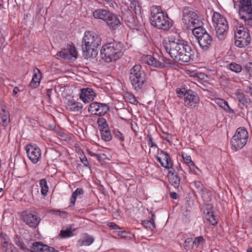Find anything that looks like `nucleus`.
Instances as JSON below:
<instances>
[{"label": "nucleus", "mask_w": 252, "mask_h": 252, "mask_svg": "<svg viewBox=\"0 0 252 252\" xmlns=\"http://www.w3.org/2000/svg\"><path fill=\"white\" fill-rule=\"evenodd\" d=\"M164 49L176 62L188 63L194 59V51L188 42L180 36L171 35L162 42Z\"/></svg>", "instance_id": "nucleus-1"}, {"label": "nucleus", "mask_w": 252, "mask_h": 252, "mask_svg": "<svg viewBox=\"0 0 252 252\" xmlns=\"http://www.w3.org/2000/svg\"><path fill=\"white\" fill-rule=\"evenodd\" d=\"M101 44L100 37L95 32L86 31L82 44L83 56L85 59L95 58L98 54L97 48Z\"/></svg>", "instance_id": "nucleus-2"}, {"label": "nucleus", "mask_w": 252, "mask_h": 252, "mask_svg": "<svg viewBox=\"0 0 252 252\" xmlns=\"http://www.w3.org/2000/svg\"><path fill=\"white\" fill-rule=\"evenodd\" d=\"M151 23L154 27L164 31H167L172 26L171 20L167 14L163 13L161 7L153 5L150 8Z\"/></svg>", "instance_id": "nucleus-3"}, {"label": "nucleus", "mask_w": 252, "mask_h": 252, "mask_svg": "<svg viewBox=\"0 0 252 252\" xmlns=\"http://www.w3.org/2000/svg\"><path fill=\"white\" fill-rule=\"evenodd\" d=\"M124 51V45L121 42L107 43L103 45L100 50L101 58L107 63L115 61L123 56Z\"/></svg>", "instance_id": "nucleus-4"}, {"label": "nucleus", "mask_w": 252, "mask_h": 252, "mask_svg": "<svg viewBox=\"0 0 252 252\" xmlns=\"http://www.w3.org/2000/svg\"><path fill=\"white\" fill-rule=\"evenodd\" d=\"M128 78L132 87L137 91L141 90L147 82V75L140 64H135L128 70Z\"/></svg>", "instance_id": "nucleus-5"}, {"label": "nucleus", "mask_w": 252, "mask_h": 252, "mask_svg": "<svg viewBox=\"0 0 252 252\" xmlns=\"http://www.w3.org/2000/svg\"><path fill=\"white\" fill-rule=\"evenodd\" d=\"M235 38V44L236 46L243 48L248 46L251 42V37L248 28L237 21H234L233 25Z\"/></svg>", "instance_id": "nucleus-6"}, {"label": "nucleus", "mask_w": 252, "mask_h": 252, "mask_svg": "<svg viewBox=\"0 0 252 252\" xmlns=\"http://www.w3.org/2000/svg\"><path fill=\"white\" fill-rule=\"evenodd\" d=\"M212 22L217 37L220 40L224 39L229 29L228 23L226 18L220 13L214 12L212 16Z\"/></svg>", "instance_id": "nucleus-7"}, {"label": "nucleus", "mask_w": 252, "mask_h": 252, "mask_svg": "<svg viewBox=\"0 0 252 252\" xmlns=\"http://www.w3.org/2000/svg\"><path fill=\"white\" fill-rule=\"evenodd\" d=\"M183 13V23L187 30L192 31L195 28H199L202 26L203 23L202 20L199 18L197 13L189 8H184Z\"/></svg>", "instance_id": "nucleus-8"}, {"label": "nucleus", "mask_w": 252, "mask_h": 252, "mask_svg": "<svg viewBox=\"0 0 252 252\" xmlns=\"http://www.w3.org/2000/svg\"><path fill=\"white\" fill-rule=\"evenodd\" d=\"M192 34L195 37L200 48L203 51L209 50L212 45L213 38L206 30L202 27L195 28Z\"/></svg>", "instance_id": "nucleus-9"}, {"label": "nucleus", "mask_w": 252, "mask_h": 252, "mask_svg": "<svg viewBox=\"0 0 252 252\" xmlns=\"http://www.w3.org/2000/svg\"><path fill=\"white\" fill-rule=\"evenodd\" d=\"M248 138V132L246 128H238L230 141L232 149L235 151L242 149L246 144Z\"/></svg>", "instance_id": "nucleus-10"}, {"label": "nucleus", "mask_w": 252, "mask_h": 252, "mask_svg": "<svg viewBox=\"0 0 252 252\" xmlns=\"http://www.w3.org/2000/svg\"><path fill=\"white\" fill-rule=\"evenodd\" d=\"M239 2V15L240 19L249 26H252V0H238Z\"/></svg>", "instance_id": "nucleus-11"}, {"label": "nucleus", "mask_w": 252, "mask_h": 252, "mask_svg": "<svg viewBox=\"0 0 252 252\" xmlns=\"http://www.w3.org/2000/svg\"><path fill=\"white\" fill-rule=\"evenodd\" d=\"M21 217L23 221L28 226L35 228L41 221L40 218L37 214L33 211L26 210L21 213Z\"/></svg>", "instance_id": "nucleus-12"}, {"label": "nucleus", "mask_w": 252, "mask_h": 252, "mask_svg": "<svg viewBox=\"0 0 252 252\" xmlns=\"http://www.w3.org/2000/svg\"><path fill=\"white\" fill-rule=\"evenodd\" d=\"M26 151L29 159L33 163H37L41 158V151L35 144H30L26 146Z\"/></svg>", "instance_id": "nucleus-13"}, {"label": "nucleus", "mask_w": 252, "mask_h": 252, "mask_svg": "<svg viewBox=\"0 0 252 252\" xmlns=\"http://www.w3.org/2000/svg\"><path fill=\"white\" fill-rule=\"evenodd\" d=\"M109 110V106L103 103L93 102L88 108V111L91 115L102 116L105 114Z\"/></svg>", "instance_id": "nucleus-14"}, {"label": "nucleus", "mask_w": 252, "mask_h": 252, "mask_svg": "<svg viewBox=\"0 0 252 252\" xmlns=\"http://www.w3.org/2000/svg\"><path fill=\"white\" fill-rule=\"evenodd\" d=\"M122 18L112 12L109 15L105 23L111 30H116L122 25Z\"/></svg>", "instance_id": "nucleus-15"}, {"label": "nucleus", "mask_w": 252, "mask_h": 252, "mask_svg": "<svg viewBox=\"0 0 252 252\" xmlns=\"http://www.w3.org/2000/svg\"><path fill=\"white\" fill-rule=\"evenodd\" d=\"M234 97L238 101V106L242 109L247 108L251 104V99L248 95L244 94L241 90H237L234 93Z\"/></svg>", "instance_id": "nucleus-16"}, {"label": "nucleus", "mask_w": 252, "mask_h": 252, "mask_svg": "<svg viewBox=\"0 0 252 252\" xmlns=\"http://www.w3.org/2000/svg\"><path fill=\"white\" fill-rule=\"evenodd\" d=\"M185 105L187 106L194 107L198 105L199 98L195 92L189 90L186 96L184 99Z\"/></svg>", "instance_id": "nucleus-17"}, {"label": "nucleus", "mask_w": 252, "mask_h": 252, "mask_svg": "<svg viewBox=\"0 0 252 252\" xmlns=\"http://www.w3.org/2000/svg\"><path fill=\"white\" fill-rule=\"evenodd\" d=\"M96 94L92 88H84L80 90L79 94L80 98L85 103H89L93 101Z\"/></svg>", "instance_id": "nucleus-18"}, {"label": "nucleus", "mask_w": 252, "mask_h": 252, "mask_svg": "<svg viewBox=\"0 0 252 252\" xmlns=\"http://www.w3.org/2000/svg\"><path fill=\"white\" fill-rule=\"evenodd\" d=\"M10 122L9 112L5 109V107L0 104V126L6 127Z\"/></svg>", "instance_id": "nucleus-19"}, {"label": "nucleus", "mask_w": 252, "mask_h": 252, "mask_svg": "<svg viewBox=\"0 0 252 252\" xmlns=\"http://www.w3.org/2000/svg\"><path fill=\"white\" fill-rule=\"evenodd\" d=\"M65 106L67 110L74 112L81 111L83 107L81 103L76 101L73 98L68 99Z\"/></svg>", "instance_id": "nucleus-20"}, {"label": "nucleus", "mask_w": 252, "mask_h": 252, "mask_svg": "<svg viewBox=\"0 0 252 252\" xmlns=\"http://www.w3.org/2000/svg\"><path fill=\"white\" fill-rule=\"evenodd\" d=\"M110 12L108 10L99 8L94 11L93 15L95 19H100L105 22Z\"/></svg>", "instance_id": "nucleus-21"}, {"label": "nucleus", "mask_w": 252, "mask_h": 252, "mask_svg": "<svg viewBox=\"0 0 252 252\" xmlns=\"http://www.w3.org/2000/svg\"><path fill=\"white\" fill-rule=\"evenodd\" d=\"M33 73L32 78L30 86L33 88H36L39 85L42 75L40 70L37 68H35L33 69Z\"/></svg>", "instance_id": "nucleus-22"}, {"label": "nucleus", "mask_w": 252, "mask_h": 252, "mask_svg": "<svg viewBox=\"0 0 252 252\" xmlns=\"http://www.w3.org/2000/svg\"><path fill=\"white\" fill-rule=\"evenodd\" d=\"M145 61L148 64L154 67L163 68L165 66L164 63L158 61L151 55H147L145 57Z\"/></svg>", "instance_id": "nucleus-23"}, {"label": "nucleus", "mask_w": 252, "mask_h": 252, "mask_svg": "<svg viewBox=\"0 0 252 252\" xmlns=\"http://www.w3.org/2000/svg\"><path fill=\"white\" fill-rule=\"evenodd\" d=\"M94 237L87 233L82 235L81 238L77 241V245L81 247L83 246H88L91 245L94 241Z\"/></svg>", "instance_id": "nucleus-24"}, {"label": "nucleus", "mask_w": 252, "mask_h": 252, "mask_svg": "<svg viewBox=\"0 0 252 252\" xmlns=\"http://www.w3.org/2000/svg\"><path fill=\"white\" fill-rule=\"evenodd\" d=\"M50 248L41 242H36L32 244L30 250V252H46Z\"/></svg>", "instance_id": "nucleus-25"}, {"label": "nucleus", "mask_w": 252, "mask_h": 252, "mask_svg": "<svg viewBox=\"0 0 252 252\" xmlns=\"http://www.w3.org/2000/svg\"><path fill=\"white\" fill-rule=\"evenodd\" d=\"M125 21L130 28L134 29L138 26V22L131 14H129L126 17H125Z\"/></svg>", "instance_id": "nucleus-26"}, {"label": "nucleus", "mask_w": 252, "mask_h": 252, "mask_svg": "<svg viewBox=\"0 0 252 252\" xmlns=\"http://www.w3.org/2000/svg\"><path fill=\"white\" fill-rule=\"evenodd\" d=\"M216 102L218 105L223 108L227 112L231 114H234L235 112L234 110L230 107L227 102H226L225 100L222 99L218 98L216 100Z\"/></svg>", "instance_id": "nucleus-27"}, {"label": "nucleus", "mask_w": 252, "mask_h": 252, "mask_svg": "<svg viewBox=\"0 0 252 252\" xmlns=\"http://www.w3.org/2000/svg\"><path fill=\"white\" fill-rule=\"evenodd\" d=\"M182 157L183 159L184 162L186 163L190 169H193L194 168L199 169L196 167L194 163L192 161L191 157L189 155L186 154L184 152L182 153Z\"/></svg>", "instance_id": "nucleus-28"}, {"label": "nucleus", "mask_w": 252, "mask_h": 252, "mask_svg": "<svg viewBox=\"0 0 252 252\" xmlns=\"http://www.w3.org/2000/svg\"><path fill=\"white\" fill-rule=\"evenodd\" d=\"M84 193V191L81 188H77L72 194L70 199V202L72 205H74L76 198H81L82 195Z\"/></svg>", "instance_id": "nucleus-29"}, {"label": "nucleus", "mask_w": 252, "mask_h": 252, "mask_svg": "<svg viewBox=\"0 0 252 252\" xmlns=\"http://www.w3.org/2000/svg\"><path fill=\"white\" fill-rule=\"evenodd\" d=\"M226 68L236 73H239L242 70V66L240 64L234 62L227 64L226 65Z\"/></svg>", "instance_id": "nucleus-30"}, {"label": "nucleus", "mask_w": 252, "mask_h": 252, "mask_svg": "<svg viewBox=\"0 0 252 252\" xmlns=\"http://www.w3.org/2000/svg\"><path fill=\"white\" fill-rule=\"evenodd\" d=\"M101 139L105 142L110 141L112 138V135L109 128L101 129L100 131Z\"/></svg>", "instance_id": "nucleus-31"}, {"label": "nucleus", "mask_w": 252, "mask_h": 252, "mask_svg": "<svg viewBox=\"0 0 252 252\" xmlns=\"http://www.w3.org/2000/svg\"><path fill=\"white\" fill-rule=\"evenodd\" d=\"M14 243L17 246L24 252H30V250L26 247L25 244L17 235L14 237Z\"/></svg>", "instance_id": "nucleus-32"}, {"label": "nucleus", "mask_w": 252, "mask_h": 252, "mask_svg": "<svg viewBox=\"0 0 252 252\" xmlns=\"http://www.w3.org/2000/svg\"><path fill=\"white\" fill-rule=\"evenodd\" d=\"M199 193H200L201 197L204 201L209 202L211 200V193L207 189L205 188Z\"/></svg>", "instance_id": "nucleus-33"}, {"label": "nucleus", "mask_w": 252, "mask_h": 252, "mask_svg": "<svg viewBox=\"0 0 252 252\" xmlns=\"http://www.w3.org/2000/svg\"><path fill=\"white\" fill-rule=\"evenodd\" d=\"M204 213L205 214L206 219L210 223L214 225L217 223V221L215 219L213 212L206 210L204 211Z\"/></svg>", "instance_id": "nucleus-34"}, {"label": "nucleus", "mask_w": 252, "mask_h": 252, "mask_svg": "<svg viewBox=\"0 0 252 252\" xmlns=\"http://www.w3.org/2000/svg\"><path fill=\"white\" fill-rule=\"evenodd\" d=\"M168 180L171 184L173 185L175 188H178L179 187L180 178L177 175V174H176V175L173 176H169Z\"/></svg>", "instance_id": "nucleus-35"}, {"label": "nucleus", "mask_w": 252, "mask_h": 252, "mask_svg": "<svg viewBox=\"0 0 252 252\" xmlns=\"http://www.w3.org/2000/svg\"><path fill=\"white\" fill-rule=\"evenodd\" d=\"M97 124L100 131L109 128L106 120L103 118H99L97 120Z\"/></svg>", "instance_id": "nucleus-36"}, {"label": "nucleus", "mask_w": 252, "mask_h": 252, "mask_svg": "<svg viewBox=\"0 0 252 252\" xmlns=\"http://www.w3.org/2000/svg\"><path fill=\"white\" fill-rule=\"evenodd\" d=\"M59 235L62 238H67L73 236V232L70 228H66L65 229H62Z\"/></svg>", "instance_id": "nucleus-37"}, {"label": "nucleus", "mask_w": 252, "mask_h": 252, "mask_svg": "<svg viewBox=\"0 0 252 252\" xmlns=\"http://www.w3.org/2000/svg\"><path fill=\"white\" fill-rule=\"evenodd\" d=\"M40 186L41 187V192L43 195H46L48 191V187L47 186L46 180L44 179L40 181Z\"/></svg>", "instance_id": "nucleus-38"}, {"label": "nucleus", "mask_w": 252, "mask_h": 252, "mask_svg": "<svg viewBox=\"0 0 252 252\" xmlns=\"http://www.w3.org/2000/svg\"><path fill=\"white\" fill-rule=\"evenodd\" d=\"M142 224L145 228L151 230H153L156 227L155 222L150 220H143Z\"/></svg>", "instance_id": "nucleus-39"}, {"label": "nucleus", "mask_w": 252, "mask_h": 252, "mask_svg": "<svg viewBox=\"0 0 252 252\" xmlns=\"http://www.w3.org/2000/svg\"><path fill=\"white\" fill-rule=\"evenodd\" d=\"M160 155H162L163 159L165 161V163H164L165 166H169V165L172 164L171 160L168 153L161 151Z\"/></svg>", "instance_id": "nucleus-40"}, {"label": "nucleus", "mask_w": 252, "mask_h": 252, "mask_svg": "<svg viewBox=\"0 0 252 252\" xmlns=\"http://www.w3.org/2000/svg\"><path fill=\"white\" fill-rule=\"evenodd\" d=\"M129 7L131 10L135 12V14H137L140 12V7L137 1L133 0L131 1L129 4Z\"/></svg>", "instance_id": "nucleus-41"}, {"label": "nucleus", "mask_w": 252, "mask_h": 252, "mask_svg": "<svg viewBox=\"0 0 252 252\" xmlns=\"http://www.w3.org/2000/svg\"><path fill=\"white\" fill-rule=\"evenodd\" d=\"M125 99L127 101L133 104H137L138 101L135 96L131 93H127L125 96Z\"/></svg>", "instance_id": "nucleus-42"}, {"label": "nucleus", "mask_w": 252, "mask_h": 252, "mask_svg": "<svg viewBox=\"0 0 252 252\" xmlns=\"http://www.w3.org/2000/svg\"><path fill=\"white\" fill-rule=\"evenodd\" d=\"M60 56L64 59L70 60L71 56L69 54V50L68 48L67 49H62L59 53Z\"/></svg>", "instance_id": "nucleus-43"}, {"label": "nucleus", "mask_w": 252, "mask_h": 252, "mask_svg": "<svg viewBox=\"0 0 252 252\" xmlns=\"http://www.w3.org/2000/svg\"><path fill=\"white\" fill-rule=\"evenodd\" d=\"M205 241V240L203 237L199 236L195 238L194 240L192 241V244L197 248L202 245Z\"/></svg>", "instance_id": "nucleus-44"}, {"label": "nucleus", "mask_w": 252, "mask_h": 252, "mask_svg": "<svg viewBox=\"0 0 252 252\" xmlns=\"http://www.w3.org/2000/svg\"><path fill=\"white\" fill-rule=\"evenodd\" d=\"M113 133L115 137L119 139L121 141H124L125 140L124 134L118 129L114 128L113 130Z\"/></svg>", "instance_id": "nucleus-45"}, {"label": "nucleus", "mask_w": 252, "mask_h": 252, "mask_svg": "<svg viewBox=\"0 0 252 252\" xmlns=\"http://www.w3.org/2000/svg\"><path fill=\"white\" fill-rule=\"evenodd\" d=\"M13 246L7 243L4 242L2 244L1 251L2 252H13Z\"/></svg>", "instance_id": "nucleus-46"}, {"label": "nucleus", "mask_w": 252, "mask_h": 252, "mask_svg": "<svg viewBox=\"0 0 252 252\" xmlns=\"http://www.w3.org/2000/svg\"><path fill=\"white\" fill-rule=\"evenodd\" d=\"M189 90H186L185 88H177L176 89V93L177 95L179 97H185L187 93H188Z\"/></svg>", "instance_id": "nucleus-47"}, {"label": "nucleus", "mask_w": 252, "mask_h": 252, "mask_svg": "<svg viewBox=\"0 0 252 252\" xmlns=\"http://www.w3.org/2000/svg\"><path fill=\"white\" fill-rule=\"evenodd\" d=\"M244 70L249 73L250 76H252V62L247 63L244 66Z\"/></svg>", "instance_id": "nucleus-48"}, {"label": "nucleus", "mask_w": 252, "mask_h": 252, "mask_svg": "<svg viewBox=\"0 0 252 252\" xmlns=\"http://www.w3.org/2000/svg\"><path fill=\"white\" fill-rule=\"evenodd\" d=\"M164 168L168 170V177L176 175L175 170L172 167V163L169 165V166H165Z\"/></svg>", "instance_id": "nucleus-49"}, {"label": "nucleus", "mask_w": 252, "mask_h": 252, "mask_svg": "<svg viewBox=\"0 0 252 252\" xmlns=\"http://www.w3.org/2000/svg\"><path fill=\"white\" fill-rule=\"evenodd\" d=\"M68 49L69 50V54L71 56V58L72 57H74L75 58L77 57V52L74 46H69L68 47Z\"/></svg>", "instance_id": "nucleus-50"}, {"label": "nucleus", "mask_w": 252, "mask_h": 252, "mask_svg": "<svg viewBox=\"0 0 252 252\" xmlns=\"http://www.w3.org/2000/svg\"><path fill=\"white\" fill-rule=\"evenodd\" d=\"M193 184L199 192L202 190V189H203L205 188L202 183L200 181H194Z\"/></svg>", "instance_id": "nucleus-51"}, {"label": "nucleus", "mask_w": 252, "mask_h": 252, "mask_svg": "<svg viewBox=\"0 0 252 252\" xmlns=\"http://www.w3.org/2000/svg\"><path fill=\"white\" fill-rule=\"evenodd\" d=\"M148 139V143L150 147H157V145L153 142V138L151 135L148 134L147 136Z\"/></svg>", "instance_id": "nucleus-52"}, {"label": "nucleus", "mask_w": 252, "mask_h": 252, "mask_svg": "<svg viewBox=\"0 0 252 252\" xmlns=\"http://www.w3.org/2000/svg\"><path fill=\"white\" fill-rule=\"evenodd\" d=\"M80 158V160H81V162L84 165V166H85L86 167L89 166V163L88 160L87 158L85 156H84L82 157H81Z\"/></svg>", "instance_id": "nucleus-53"}, {"label": "nucleus", "mask_w": 252, "mask_h": 252, "mask_svg": "<svg viewBox=\"0 0 252 252\" xmlns=\"http://www.w3.org/2000/svg\"><path fill=\"white\" fill-rule=\"evenodd\" d=\"M109 227H110L115 230L120 229L119 226L114 222H111L110 223V224L109 225Z\"/></svg>", "instance_id": "nucleus-54"}, {"label": "nucleus", "mask_w": 252, "mask_h": 252, "mask_svg": "<svg viewBox=\"0 0 252 252\" xmlns=\"http://www.w3.org/2000/svg\"><path fill=\"white\" fill-rule=\"evenodd\" d=\"M170 197L174 199H177L178 198V195L177 193L175 192H170Z\"/></svg>", "instance_id": "nucleus-55"}, {"label": "nucleus", "mask_w": 252, "mask_h": 252, "mask_svg": "<svg viewBox=\"0 0 252 252\" xmlns=\"http://www.w3.org/2000/svg\"><path fill=\"white\" fill-rule=\"evenodd\" d=\"M156 158L157 160L160 163L161 166H162L163 167H164L165 166L164 163L163 162H162V161L161 160V158L160 157L157 156Z\"/></svg>", "instance_id": "nucleus-56"}, {"label": "nucleus", "mask_w": 252, "mask_h": 252, "mask_svg": "<svg viewBox=\"0 0 252 252\" xmlns=\"http://www.w3.org/2000/svg\"><path fill=\"white\" fill-rule=\"evenodd\" d=\"M191 238H188L187 239L185 240V246L184 247H187L189 245V244L191 242Z\"/></svg>", "instance_id": "nucleus-57"}, {"label": "nucleus", "mask_w": 252, "mask_h": 252, "mask_svg": "<svg viewBox=\"0 0 252 252\" xmlns=\"http://www.w3.org/2000/svg\"><path fill=\"white\" fill-rule=\"evenodd\" d=\"M19 91V89L17 87H15L13 90V95L15 96Z\"/></svg>", "instance_id": "nucleus-58"}, {"label": "nucleus", "mask_w": 252, "mask_h": 252, "mask_svg": "<svg viewBox=\"0 0 252 252\" xmlns=\"http://www.w3.org/2000/svg\"><path fill=\"white\" fill-rule=\"evenodd\" d=\"M46 95L48 96L49 99L50 98L51 94L52 93V89H46Z\"/></svg>", "instance_id": "nucleus-59"}, {"label": "nucleus", "mask_w": 252, "mask_h": 252, "mask_svg": "<svg viewBox=\"0 0 252 252\" xmlns=\"http://www.w3.org/2000/svg\"><path fill=\"white\" fill-rule=\"evenodd\" d=\"M126 233L125 231H119L118 232V235L122 237H126Z\"/></svg>", "instance_id": "nucleus-60"}, {"label": "nucleus", "mask_w": 252, "mask_h": 252, "mask_svg": "<svg viewBox=\"0 0 252 252\" xmlns=\"http://www.w3.org/2000/svg\"><path fill=\"white\" fill-rule=\"evenodd\" d=\"M59 252L58 251L56 250L54 248L50 247L47 252Z\"/></svg>", "instance_id": "nucleus-61"}, {"label": "nucleus", "mask_w": 252, "mask_h": 252, "mask_svg": "<svg viewBox=\"0 0 252 252\" xmlns=\"http://www.w3.org/2000/svg\"><path fill=\"white\" fill-rule=\"evenodd\" d=\"M94 157L97 158V159L99 161H100L102 159L101 156L98 154H95Z\"/></svg>", "instance_id": "nucleus-62"}, {"label": "nucleus", "mask_w": 252, "mask_h": 252, "mask_svg": "<svg viewBox=\"0 0 252 252\" xmlns=\"http://www.w3.org/2000/svg\"><path fill=\"white\" fill-rule=\"evenodd\" d=\"M204 76V74L201 73H200L199 74L197 73L196 74V76H197L198 78L201 77V78H203Z\"/></svg>", "instance_id": "nucleus-63"}, {"label": "nucleus", "mask_w": 252, "mask_h": 252, "mask_svg": "<svg viewBox=\"0 0 252 252\" xmlns=\"http://www.w3.org/2000/svg\"><path fill=\"white\" fill-rule=\"evenodd\" d=\"M162 60L163 61V62L164 63H166L167 64H171V63L169 62V61L168 59H165V58H163L162 59Z\"/></svg>", "instance_id": "nucleus-64"}]
</instances>
